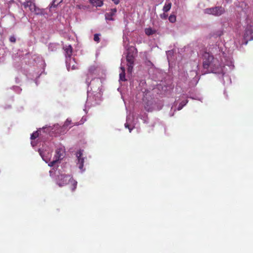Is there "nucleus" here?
<instances>
[{"label":"nucleus","mask_w":253,"mask_h":253,"mask_svg":"<svg viewBox=\"0 0 253 253\" xmlns=\"http://www.w3.org/2000/svg\"><path fill=\"white\" fill-rule=\"evenodd\" d=\"M171 7V3L170 2L167 1L163 7V10L164 12H167L170 9Z\"/></svg>","instance_id":"nucleus-14"},{"label":"nucleus","mask_w":253,"mask_h":253,"mask_svg":"<svg viewBox=\"0 0 253 253\" xmlns=\"http://www.w3.org/2000/svg\"><path fill=\"white\" fill-rule=\"evenodd\" d=\"M63 49L65 51V56L66 58V60L68 59L71 61V56L73 53V48L71 45H65L63 47Z\"/></svg>","instance_id":"nucleus-6"},{"label":"nucleus","mask_w":253,"mask_h":253,"mask_svg":"<svg viewBox=\"0 0 253 253\" xmlns=\"http://www.w3.org/2000/svg\"><path fill=\"white\" fill-rule=\"evenodd\" d=\"M29 8L31 12H34L36 14H38L39 13V11L40 9L36 6V4L34 2H32L30 3Z\"/></svg>","instance_id":"nucleus-10"},{"label":"nucleus","mask_w":253,"mask_h":253,"mask_svg":"<svg viewBox=\"0 0 253 253\" xmlns=\"http://www.w3.org/2000/svg\"><path fill=\"white\" fill-rule=\"evenodd\" d=\"M176 16L174 15H170L169 17V20L171 23H174L176 21Z\"/></svg>","instance_id":"nucleus-18"},{"label":"nucleus","mask_w":253,"mask_h":253,"mask_svg":"<svg viewBox=\"0 0 253 253\" xmlns=\"http://www.w3.org/2000/svg\"><path fill=\"white\" fill-rule=\"evenodd\" d=\"M115 4H118L120 2V0H112Z\"/></svg>","instance_id":"nucleus-27"},{"label":"nucleus","mask_w":253,"mask_h":253,"mask_svg":"<svg viewBox=\"0 0 253 253\" xmlns=\"http://www.w3.org/2000/svg\"><path fill=\"white\" fill-rule=\"evenodd\" d=\"M145 109L148 112L152 111V107L151 106L149 105L148 104H146L144 106Z\"/></svg>","instance_id":"nucleus-21"},{"label":"nucleus","mask_w":253,"mask_h":253,"mask_svg":"<svg viewBox=\"0 0 253 253\" xmlns=\"http://www.w3.org/2000/svg\"><path fill=\"white\" fill-rule=\"evenodd\" d=\"M32 1L31 0H27L25 2H24L23 3V5H24V7L26 8L27 7H29L30 6V3H31Z\"/></svg>","instance_id":"nucleus-20"},{"label":"nucleus","mask_w":253,"mask_h":253,"mask_svg":"<svg viewBox=\"0 0 253 253\" xmlns=\"http://www.w3.org/2000/svg\"><path fill=\"white\" fill-rule=\"evenodd\" d=\"M225 12L224 8L222 6H215L211 8H208L204 10V13L208 14L218 16Z\"/></svg>","instance_id":"nucleus-3"},{"label":"nucleus","mask_w":253,"mask_h":253,"mask_svg":"<svg viewBox=\"0 0 253 253\" xmlns=\"http://www.w3.org/2000/svg\"><path fill=\"white\" fill-rule=\"evenodd\" d=\"M243 37L245 44H247L249 41L253 40V30L251 27H248L245 29Z\"/></svg>","instance_id":"nucleus-4"},{"label":"nucleus","mask_w":253,"mask_h":253,"mask_svg":"<svg viewBox=\"0 0 253 253\" xmlns=\"http://www.w3.org/2000/svg\"><path fill=\"white\" fill-rule=\"evenodd\" d=\"M187 102H188L187 101H186L185 102H183V104L181 106H179L178 107V110H180V109H182V107H183V106L185 105L187 103Z\"/></svg>","instance_id":"nucleus-26"},{"label":"nucleus","mask_w":253,"mask_h":253,"mask_svg":"<svg viewBox=\"0 0 253 253\" xmlns=\"http://www.w3.org/2000/svg\"><path fill=\"white\" fill-rule=\"evenodd\" d=\"M127 64H134V56L130 53H128L126 57Z\"/></svg>","instance_id":"nucleus-11"},{"label":"nucleus","mask_w":253,"mask_h":253,"mask_svg":"<svg viewBox=\"0 0 253 253\" xmlns=\"http://www.w3.org/2000/svg\"><path fill=\"white\" fill-rule=\"evenodd\" d=\"M227 2H229L230 1H231V0H225Z\"/></svg>","instance_id":"nucleus-29"},{"label":"nucleus","mask_w":253,"mask_h":253,"mask_svg":"<svg viewBox=\"0 0 253 253\" xmlns=\"http://www.w3.org/2000/svg\"><path fill=\"white\" fill-rule=\"evenodd\" d=\"M156 31L152 29L151 28H148L145 29V33L146 35L149 36L155 34Z\"/></svg>","instance_id":"nucleus-13"},{"label":"nucleus","mask_w":253,"mask_h":253,"mask_svg":"<svg viewBox=\"0 0 253 253\" xmlns=\"http://www.w3.org/2000/svg\"><path fill=\"white\" fill-rule=\"evenodd\" d=\"M133 64H127V66H128V71L129 72H131L132 70V68H133Z\"/></svg>","instance_id":"nucleus-25"},{"label":"nucleus","mask_w":253,"mask_h":253,"mask_svg":"<svg viewBox=\"0 0 253 253\" xmlns=\"http://www.w3.org/2000/svg\"><path fill=\"white\" fill-rule=\"evenodd\" d=\"M165 13L166 12H164L160 15L161 18H162L163 19H166L167 18L168 14H166Z\"/></svg>","instance_id":"nucleus-24"},{"label":"nucleus","mask_w":253,"mask_h":253,"mask_svg":"<svg viewBox=\"0 0 253 253\" xmlns=\"http://www.w3.org/2000/svg\"><path fill=\"white\" fill-rule=\"evenodd\" d=\"M39 135V130L36 131L34 132L31 135V139L32 140H34L37 138Z\"/></svg>","instance_id":"nucleus-16"},{"label":"nucleus","mask_w":253,"mask_h":253,"mask_svg":"<svg viewBox=\"0 0 253 253\" xmlns=\"http://www.w3.org/2000/svg\"><path fill=\"white\" fill-rule=\"evenodd\" d=\"M121 69L122 72L120 74V80L122 81H125L126 80L125 78V68L124 67H121Z\"/></svg>","instance_id":"nucleus-15"},{"label":"nucleus","mask_w":253,"mask_h":253,"mask_svg":"<svg viewBox=\"0 0 253 253\" xmlns=\"http://www.w3.org/2000/svg\"><path fill=\"white\" fill-rule=\"evenodd\" d=\"M125 126H126V127H127L129 129V132H131V130L132 128H129L128 125L126 124H125Z\"/></svg>","instance_id":"nucleus-28"},{"label":"nucleus","mask_w":253,"mask_h":253,"mask_svg":"<svg viewBox=\"0 0 253 253\" xmlns=\"http://www.w3.org/2000/svg\"><path fill=\"white\" fill-rule=\"evenodd\" d=\"M63 0H54L52 4V6L55 7L60 3Z\"/></svg>","instance_id":"nucleus-19"},{"label":"nucleus","mask_w":253,"mask_h":253,"mask_svg":"<svg viewBox=\"0 0 253 253\" xmlns=\"http://www.w3.org/2000/svg\"><path fill=\"white\" fill-rule=\"evenodd\" d=\"M95 70L96 68L95 66L90 67L88 70L87 76H88L89 75H92L94 73Z\"/></svg>","instance_id":"nucleus-17"},{"label":"nucleus","mask_w":253,"mask_h":253,"mask_svg":"<svg viewBox=\"0 0 253 253\" xmlns=\"http://www.w3.org/2000/svg\"><path fill=\"white\" fill-rule=\"evenodd\" d=\"M66 62L68 70L69 71L70 69L75 70V69H77V65L75 64H74V63H75V59L74 58L72 59H72H71V61H70L69 60H68V59H67L66 60Z\"/></svg>","instance_id":"nucleus-9"},{"label":"nucleus","mask_w":253,"mask_h":253,"mask_svg":"<svg viewBox=\"0 0 253 253\" xmlns=\"http://www.w3.org/2000/svg\"><path fill=\"white\" fill-rule=\"evenodd\" d=\"M203 66L209 72L217 74L222 71V67L219 61L208 52H205L203 54Z\"/></svg>","instance_id":"nucleus-1"},{"label":"nucleus","mask_w":253,"mask_h":253,"mask_svg":"<svg viewBox=\"0 0 253 253\" xmlns=\"http://www.w3.org/2000/svg\"><path fill=\"white\" fill-rule=\"evenodd\" d=\"M93 40L95 42H99V40H100V39H99V35L97 34H95L94 35Z\"/></svg>","instance_id":"nucleus-23"},{"label":"nucleus","mask_w":253,"mask_h":253,"mask_svg":"<svg viewBox=\"0 0 253 253\" xmlns=\"http://www.w3.org/2000/svg\"><path fill=\"white\" fill-rule=\"evenodd\" d=\"M60 151H61L59 150H57L56 151V154L55 156V157H56L55 160H53L52 161L50 162L49 163L48 166L49 167H53L59 161V160L62 159V155H61V154L60 153Z\"/></svg>","instance_id":"nucleus-7"},{"label":"nucleus","mask_w":253,"mask_h":253,"mask_svg":"<svg viewBox=\"0 0 253 253\" xmlns=\"http://www.w3.org/2000/svg\"><path fill=\"white\" fill-rule=\"evenodd\" d=\"M57 184L60 187L71 184V189L72 191H74L77 188V182L71 175L61 174L58 176Z\"/></svg>","instance_id":"nucleus-2"},{"label":"nucleus","mask_w":253,"mask_h":253,"mask_svg":"<svg viewBox=\"0 0 253 253\" xmlns=\"http://www.w3.org/2000/svg\"><path fill=\"white\" fill-rule=\"evenodd\" d=\"M117 12L116 8L111 9L109 12L105 14V18L108 20H114L113 16L116 14Z\"/></svg>","instance_id":"nucleus-8"},{"label":"nucleus","mask_w":253,"mask_h":253,"mask_svg":"<svg viewBox=\"0 0 253 253\" xmlns=\"http://www.w3.org/2000/svg\"><path fill=\"white\" fill-rule=\"evenodd\" d=\"M90 1L95 6H101L103 3L102 0H90Z\"/></svg>","instance_id":"nucleus-12"},{"label":"nucleus","mask_w":253,"mask_h":253,"mask_svg":"<svg viewBox=\"0 0 253 253\" xmlns=\"http://www.w3.org/2000/svg\"><path fill=\"white\" fill-rule=\"evenodd\" d=\"M9 41L11 42L15 43L16 41V38L14 36H11L9 38Z\"/></svg>","instance_id":"nucleus-22"},{"label":"nucleus","mask_w":253,"mask_h":253,"mask_svg":"<svg viewBox=\"0 0 253 253\" xmlns=\"http://www.w3.org/2000/svg\"><path fill=\"white\" fill-rule=\"evenodd\" d=\"M76 156L78 160L77 165H78V167L81 170H83L84 168V158L83 157L82 152L81 150L78 151L76 153Z\"/></svg>","instance_id":"nucleus-5"}]
</instances>
